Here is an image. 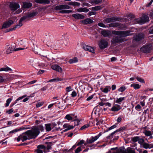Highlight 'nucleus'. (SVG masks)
<instances>
[{"label": "nucleus", "instance_id": "nucleus-1", "mask_svg": "<svg viewBox=\"0 0 153 153\" xmlns=\"http://www.w3.org/2000/svg\"><path fill=\"white\" fill-rule=\"evenodd\" d=\"M130 31L129 30L125 31H112V34L118 36H113L111 41V43L116 44L123 42L124 41V40L123 37L132 35L130 33Z\"/></svg>", "mask_w": 153, "mask_h": 153}, {"label": "nucleus", "instance_id": "nucleus-2", "mask_svg": "<svg viewBox=\"0 0 153 153\" xmlns=\"http://www.w3.org/2000/svg\"><path fill=\"white\" fill-rule=\"evenodd\" d=\"M39 133V132L37 129L28 130L24 133L25 135L22 134L19 136L17 140L19 142L21 140L23 142L27 140L35 139Z\"/></svg>", "mask_w": 153, "mask_h": 153}, {"label": "nucleus", "instance_id": "nucleus-3", "mask_svg": "<svg viewBox=\"0 0 153 153\" xmlns=\"http://www.w3.org/2000/svg\"><path fill=\"white\" fill-rule=\"evenodd\" d=\"M70 8L69 6L67 5H61L56 7L57 10H60L59 13H68L72 12V11L71 10H66Z\"/></svg>", "mask_w": 153, "mask_h": 153}, {"label": "nucleus", "instance_id": "nucleus-4", "mask_svg": "<svg viewBox=\"0 0 153 153\" xmlns=\"http://www.w3.org/2000/svg\"><path fill=\"white\" fill-rule=\"evenodd\" d=\"M108 42L105 39H101L99 42L98 45L101 49L103 50L107 48L108 46Z\"/></svg>", "mask_w": 153, "mask_h": 153}, {"label": "nucleus", "instance_id": "nucleus-5", "mask_svg": "<svg viewBox=\"0 0 153 153\" xmlns=\"http://www.w3.org/2000/svg\"><path fill=\"white\" fill-rule=\"evenodd\" d=\"M149 18L147 15H144L142 18L136 19L137 23L140 24H143L148 21Z\"/></svg>", "mask_w": 153, "mask_h": 153}, {"label": "nucleus", "instance_id": "nucleus-6", "mask_svg": "<svg viewBox=\"0 0 153 153\" xmlns=\"http://www.w3.org/2000/svg\"><path fill=\"white\" fill-rule=\"evenodd\" d=\"M152 49V45H148L144 46L141 47L140 48V50L143 53H150Z\"/></svg>", "mask_w": 153, "mask_h": 153}, {"label": "nucleus", "instance_id": "nucleus-7", "mask_svg": "<svg viewBox=\"0 0 153 153\" xmlns=\"http://www.w3.org/2000/svg\"><path fill=\"white\" fill-rule=\"evenodd\" d=\"M9 6L11 10L13 11L16 10L20 7L19 4L14 2H11Z\"/></svg>", "mask_w": 153, "mask_h": 153}, {"label": "nucleus", "instance_id": "nucleus-8", "mask_svg": "<svg viewBox=\"0 0 153 153\" xmlns=\"http://www.w3.org/2000/svg\"><path fill=\"white\" fill-rule=\"evenodd\" d=\"M121 20V19L117 17H112L111 18H106L105 20V21L107 23L112 22L120 21Z\"/></svg>", "mask_w": 153, "mask_h": 153}, {"label": "nucleus", "instance_id": "nucleus-9", "mask_svg": "<svg viewBox=\"0 0 153 153\" xmlns=\"http://www.w3.org/2000/svg\"><path fill=\"white\" fill-rule=\"evenodd\" d=\"M101 135L100 133L98 135H97L95 137H93L89 139H87L86 140L87 143L91 144L94 143L99 137Z\"/></svg>", "mask_w": 153, "mask_h": 153}, {"label": "nucleus", "instance_id": "nucleus-10", "mask_svg": "<svg viewBox=\"0 0 153 153\" xmlns=\"http://www.w3.org/2000/svg\"><path fill=\"white\" fill-rule=\"evenodd\" d=\"M101 34L104 37H109L111 36L112 32L109 30H104L101 31Z\"/></svg>", "mask_w": 153, "mask_h": 153}, {"label": "nucleus", "instance_id": "nucleus-11", "mask_svg": "<svg viewBox=\"0 0 153 153\" xmlns=\"http://www.w3.org/2000/svg\"><path fill=\"white\" fill-rule=\"evenodd\" d=\"M82 47L85 51H89L92 53H94V48L91 46L84 44L82 45Z\"/></svg>", "mask_w": 153, "mask_h": 153}, {"label": "nucleus", "instance_id": "nucleus-12", "mask_svg": "<svg viewBox=\"0 0 153 153\" xmlns=\"http://www.w3.org/2000/svg\"><path fill=\"white\" fill-rule=\"evenodd\" d=\"M144 35L142 33H139L134 37V39L136 41L138 42L144 38Z\"/></svg>", "mask_w": 153, "mask_h": 153}, {"label": "nucleus", "instance_id": "nucleus-13", "mask_svg": "<svg viewBox=\"0 0 153 153\" xmlns=\"http://www.w3.org/2000/svg\"><path fill=\"white\" fill-rule=\"evenodd\" d=\"M13 23V22L11 20L4 23L2 25L1 29L6 28L9 27Z\"/></svg>", "mask_w": 153, "mask_h": 153}, {"label": "nucleus", "instance_id": "nucleus-14", "mask_svg": "<svg viewBox=\"0 0 153 153\" xmlns=\"http://www.w3.org/2000/svg\"><path fill=\"white\" fill-rule=\"evenodd\" d=\"M126 128V127L124 126L121 127L120 128L118 129L117 130H116L114 131V132L111 133V134H110V135L107 137V138L108 139H110L111 138H112L113 137V135L115 133L119 132L121 131L124 130Z\"/></svg>", "mask_w": 153, "mask_h": 153}, {"label": "nucleus", "instance_id": "nucleus-15", "mask_svg": "<svg viewBox=\"0 0 153 153\" xmlns=\"http://www.w3.org/2000/svg\"><path fill=\"white\" fill-rule=\"evenodd\" d=\"M22 21H20V19L19 20V24L14 26L13 28H10V30H7L6 31V32H8L10 31L14 30L16 29V28H19L22 25Z\"/></svg>", "mask_w": 153, "mask_h": 153}, {"label": "nucleus", "instance_id": "nucleus-16", "mask_svg": "<svg viewBox=\"0 0 153 153\" xmlns=\"http://www.w3.org/2000/svg\"><path fill=\"white\" fill-rule=\"evenodd\" d=\"M51 68L53 70L61 72L62 70V68L57 65H53L51 66Z\"/></svg>", "mask_w": 153, "mask_h": 153}, {"label": "nucleus", "instance_id": "nucleus-17", "mask_svg": "<svg viewBox=\"0 0 153 153\" xmlns=\"http://www.w3.org/2000/svg\"><path fill=\"white\" fill-rule=\"evenodd\" d=\"M144 148L147 149H150L153 148V144L152 143L149 144L145 142L142 144L141 146Z\"/></svg>", "mask_w": 153, "mask_h": 153}, {"label": "nucleus", "instance_id": "nucleus-18", "mask_svg": "<svg viewBox=\"0 0 153 153\" xmlns=\"http://www.w3.org/2000/svg\"><path fill=\"white\" fill-rule=\"evenodd\" d=\"M121 107L118 105H115L113 106L111 110L112 111H117L121 109Z\"/></svg>", "mask_w": 153, "mask_h": 153}, {"label": "nucleus", "instance_id": "nucleus-19", "mask_svg": "<svg viewBox=\"0 0 153 153\" xmlns=\"http://www.w3.org/2000/svg\"><path fill=\"white\" fill-rule=\"evenodd\" d=\"M34 1L36 3L44 4L50 3V1L49 0H35Z\"/></svg>", "mask_w": 153, "mask_h": 153}, {"label": "nucleus", "instance_id": "nucleus-20", "mask_svg": "<svg viewBox=\"0 0 153 153\" xmlns=\"http://www.w3.org/2000/svg\"><path fill=\"white\" fill-rule=\"evenodd\" d=\"M72 16L76 19H84L85 16L80 14L76 13L73 14Z\"/></svg>", "mask_w": 153, "mask_h": 153}, {"label": "nucleus", "instance_id": "nucleus-21", "mask_svg": "<svg viewBox=\"0 0 153 153\" xmlns=\"http://www.w3.org/2000/svg\"><path fill=\"white\" fill-rule=\"evenodd\" d=\"M81 22L83 24H87L92 23L93 22V21L90 19L87 18L84 20H82Z\"/></svg>", "mask_w": 153, "mask_h": 153}, {"label": "nucleus", "instance_id": "nucleus-22", "mask_svg": "<svg viewBox=\"0 0 153 153\" xmlns=\"http://www.w3.org/2000/svg\"><path fill=\"white\" fill-rule=\"evenodd\" d=\"M32 6V3L30 2H24L23 3L22 7L24 8H27L31 7Z\"/></svg>", "mask_w": 153, "mask_h": 153}, {"label": "nucleus", "instance_id": "nucleus-23", "mask_svg": "<svg viewBox=\"0 0 153 153\" xmlns=\"http://www.w3.org/2000/svg\"><path fill=\"white\" fill-rule=\"evenodd\" d=\"M13 51H15V48H13L12 46L8 45L7 49L6 51V53L9 54L11 53Z\"/></svg>", "mask_w": 153, "mask_h": 153}, {"label": "nucleus", "instance_id": "nucleus-24", "mask_svg": "<svg viewBox=\"0 0 153 153\" xmlns=\"http://www.w3.org/2000/svg\"><path fill=\"white\" fill-rule=\"evenodd\" d=\"M68 4L69 5H72L74 6H79L80 5V4L79 3L76 2H68Z\"/></svg>", "mask_w": 153, "mask_h": 153}, {"label": "nucleus", "instance_id": "nucleus-25", "mask_svg": "<svg viewBox=\"0 0 153 153\" xmlns=\"http://www.w3.org/2000/svg\"><path fill=\"white\" fill-rule=\"evenodd\" d=\"M108 25L110 27H116L119 26L120 25V24L119 23L114 22L110 23Z\"/></svg>", "mask_w": 153, "mask_h": 153}, {"label": "nucleus", "instance_id": "nucleus-26", "mask_svg": "<svg viewBox=\"0 0 153 153\" xmlns=\"http://www.w3.org/2000/svg\"><path fill=\"white\" fill-rule=\"evenodd\" d=\"M77 11L79 12H87L89 11V10L88 9L85 8H80L77 10Z\"/></svg>", "mask_w": 153, "mask_h": 153}, {"label": "nucleus", "instance_id": "nucleus-27", "mask_svg": "<svg viewBox=\"0 0 153 153\" xmlns=\"http://www.w3.org/2000/svg\"><path fill=\"white\" fill-rule=\"evenodd\" d=\"M36 12H32V13H28L26 16L27 17V18L28 20H29V18L33 17L34 16H36Z\"/></svg>", "mask_w": 153, "mask_h": 153}, {"label": "nucleus", "instance_id": "nucleus-28", "mask_svg": "<svg viewBox=\"0 0 153 153\" xmlns=\"http://www.w3.org/2000/svg\"><path fill=\"white\" fill-rule=\"evenodd\" d=\"M12 69L10 68L7 67L4 68H0V71H11Z\"/></svg>", "mask_w": 153, "mask_h": 153}, {"label": "nucleus", "instance_id": "nucleus-29", "mask_svg": "<svg viewBox=\"0 0 153 153\" xmlns=\"http://www.w3.org/2000/svg\"><path fill=\"white\" fill-rule=\"evenodd\" d=\"M91 8L93 10L98 11L101 10L102 7L100 6H97L93 7Z\"/></svg>", "mask_w": 153, "mask_h": 153}, {"label": "nucleus", "instance_id": "nucleus-30", "mask_svg": "<svg viewBox=\"0 0 153 153\" xmlns=\"http://www.w3.org/2000/svg\"><path fill=\"white\" fill-rule=\"evenodd\" d=\"M45 129L46 131H50L51 129V125L50 124H46L45 125Z\"/></svg>", "mask_w": 153, "mask_h": 153}, {"label": "nucleus", "instance_id": "nucleus-31", "mask_svg": "<svg viewBox=\"0 0 153 153\" xmlns=\"http://www.w3.org/2000/svg\"><path fill=\"white\" fill-rule=\"evenodd\" d=\"M131 87H133L134 89H139L140 88V85L137 84L133 83L131 85Z\"/></svg>", "mask_w": 153, "mask_h": 153}, {"label": "nucleus", "instance_id": "nucleus-32", "mask_svg": "<svg viewBox=\"0 0 153 153\" xmlns=\"http://www.w3.org/2000/svg\"><path fill=\"white\" fill-rule=\"evenodd\" d=\"M63 79L61 78H57L55 79H51L50 80L48 81V82H53L55 81H61L63 80Z\"/></svg>", "mask_w": 153, "mask_h": 153}, {"label": "nucleus", "instance_id": "nucleus-33", "mask_svg": "<svg viewBox=\"0 0 153 153\" xmlns=\"http://www.w3.org/2000/svg\"><path fill=\"white\" fill-rule=\"evenodd\" d=\"M139 137V136L132 137L131 138V140L133 143H135L137 141L138 142Z\"/></svg>", "mask_w": 153, "mask_h": 153}, {"label": "nucleus", "instance_id": "nucleus-34", "mask_svg": "<svg viewBox=\"0 0 153 153\" xmlns=\"http://www.w3.org/2000/svg\"><path fill=\"white\" fill-rule=\"evenodd\" d=\"M78 62V59L76 57H74L69 60V62L70 64H72Z\"/></svg>", "mask_w": 153, "mask_h": 153}, {"label": "nucleus", "instance_id": "nucleus-35", "mask_svg": "<svg viewBox=\"0 0 153 153\" xmlns=\"http://www.w3.org/2000/svg\"><path fill=\"white\" fill-rule=\"evenodd\" d=\"M102 0H91V2L92 3L97 4L102 3Z\"/></svg>", "mask_w": 153, "mask_h": 153}, {"label": "nucleus", "instance_id": "nucleus-36", "mask_svg": "<svg viewBox=\"0 0 153 153\" xmlns=\"http://www.w3.org/2000/svg\"><path fill=\"white\" fill-rule=\"evenodd\" d=\"M125 99V97H120L119 98H117L116 101V103L120 104V103Z\"/></svg>", "mask_w": 153, "mask_h": 153}, {"label": "nucleus", "instance_id": "nucleus-37", "mask_svg": "<svg viewBox=\"0 0 153 153\" xmlns=\"http://www.w3.org/2000/svg\"><path fill=\"white\" fill-rule=\"evenodd\" d=\"M126 151L127 153H136L134 150H132V148L130 147L127 148Z\"/></svg>", "mask_w": 153, "mask_h": 153}, {"label": "nucleus", "instance_id": "nucleus-38", "mask_svg": "<svg viewBox=\"0 0 153 153\" xmlns=\"http://www.w3.org/2000/svg\"><path fill=\"white\" fill-rule=\"evenodd\" d=\"M143 133L146 136H149L151 135H152L151 132L150 131H147L146 130Z\"/></svg>", "mask_w": 153, "mask_h": 153}, {"label": "nucleus", "instance_id": "nucleus-39", "mask_svg": "<svg viewBox=\"0 0 153 153\" xmlns=\"http://www.w3.org/2000/svg\"><path fill=\"white\" fill-rule=\"evenodd\" d=\"M34 129H37L40 132L39 130H40L42 131L44 130V128L42 125H40L38 126L37 128Z\"/></svg>", "mask_w": 153, "mask_h": 153}, {"label": "nucleus", "instance_id": "nucleus-40", "mask_svg": "<svg viewBox=\"0 0 153 153\" xmlns=\"http://www.w3.org/2000/svg\"><path fill=\"white\" fill-rule=\"evenodd\" d=\"M109 89H111L110 87V86H107L105 87L102 91L104 93H107L108 91H110V90H109Z\"/></svg>", "mask_w": 153, "mask_h": 153}, {"label": "nucleus", "instance_id": "nucleus-41", "mask_svg": "<svg viewBox=\"0 0 153 153\" xmlns=\"http://www.w3.org/2000/svg\"><path fill=\"white\" fill-rule=\"evenodd\" d=\"M144 140L143 138H140L139 137L138 141V143L140 145V146H141L142 145V144L144 143Z\"/></svg>", "mask_w": 153, "mask_h": 153}, {"label": "nucleus", "instance_id": "nucleus-42", "mask_svg": "<svg viewBox=\"0 0 153 153\" xmlns=\"http://www.w3.org/2000/svg\"><path fill=\"white\" fill-rule=\"evenodd\" d=\"M64 127L65 128H68V129L70 130L74 128V126L71 125H68L67 124H65L64 125Z\"/></svg>", "mask_w": 153, "mask_h": 153}, {"label": "nucleus", "instance_id": "nucleus-43", "mask_svg": "<svg viewBox=\"0 0 153 153\" xmlns=\"http://www.w3.org/2000/svg\"><path fill=\"white\" fill-rule=\"evenodd\" d=\"M73 121H74V126H77L79 124V123L80 121L77 118L74 119Z\"/></svg>", "mask_w": 153, "mask_h": 153}, {"label": "nucleus", "instance_id": "nucleus-44", "mask_svg": "<svg viewBox=\"0 0 153 153\" xmlns=\"http://www.w3.org/2000/svg\"><path fill=\"white\" fill-rule=\"evenodd\" d=\"M37 148L41 150L43 149L44 151H45V149L46 147L43 145H40L38 146Z\"/></svg>", "mask_w": 153, "mask_h": 153}, {"label": "nucleus", "instance_id": "nucleus-45", "mask_svg": "<svg viewBox=\"0 0 153 153\" xmlns=\"http://www.w3.org/2000/svg\"><path fill=\"white\" fill-rule=\"evenodd\" d=\"M26 128H20V129H14V130H13L12 131H10V133H15V132H16L17 131H20V130H21L22 129H25Z\"/></svg>", "mask_w": 153, "mask_h": 153}, {"label": "nucleus", "instance_id": "nucleus-46", "mask_svg": "<svg viewBox=\"0 0 153 153\" xmlns=\"http://www.w3.org/2000/svg\"><path fill=\"white\" fill-rule=\"evenodd\" d=\"M20 19V21L22 22H25L29 20L26 16L22 17Z\"/></svg>", "mask_w": 153, "mask_h": 153}, {"label": "nucleus", "instance_id": "nucleus-47", "mask_svg": "<svg viewBox=\"0 0 153 153\" xmlns=\"http://www.w3.org/2000/svg\"><path fill=\"white\" fill-rule=\"evenodd\" d=\"M12 100V99L11 98H9L7 100L6 103L5 105L6 107H7L9 106V104Z\"/></svg>", "mask_w": 153, "mask_h": 153}, {"label": "nucleus", "instance_id": "nucleus-48", "mask_svg": "<svg viewBox=\"0 0 153 153\" xmlns=\"http://www.w3.org/2000/svg\"><path fill=\"white\" fill-rule=\"evenodd\" d=\"M136 79L138 80V81L140 82H141L142 83H144L145 81L144 80L141 78V77H136Z\"/></svg>", "mask_w": 153, "mask_h": 153}, {"label": "nucleus", "instance_id": "nucleus-49", "mask_svg": "<svg viewBox=\"0 0 153 153\" xmlns=\"http://www.w3.org/2000/svg\"><path fill=\"white\" fill-rule=\"evenodd\" d=\"M65 118L67 119L68 120H73L72 118L71 117L69 114L66 115L65 117Z\"/></svg>", "mask_w": 153, "mask_h": 153}, {"label": "nucleus", "instance_id": "nucleus-50", "mask_svg": "<svg viewBox=\"0 0 153 153\" xmlns=\"http://www.w3.org/2000/svg\"><path fill=\"white\" fill-rule=\"evenodd\" d=\"M126 89V88L124 86H122L121 87L118 89V91L122 92L124 91Z\"/></svg>", "mask_w": 153, "mask_h": 153}, {"label": "nucleus", "instance_id": "nucleus-51", "mask_svg": "<svg viewBox=\"0 0 153 153\" xmlns=\"http://www.w3.org/2000/svg\"><path fill=\"white\" fill-rule=\"evenodd\" d=\"M26 42L24 40H20L19 42V43L21 45H24L25 47H26V46L25 45H26Z\"/></svg>", "mask_w": 153, "mask_h": 153}, {"label": "nucleus", "instance_id": "nucleus-52", "mask_svg": "<svg viewBox=\"0 0 153 153\" xmlns=\"http://www.w3.org/2000/svg\"><path fill=\"white\" fill-rule=\"evenodd\" d=\"M89 126L88 124H86L85 125L83 126H82L80 128V130H83L85 129L86 128H87L89 127Z\"/></svg>", "mask_w": 153, "mask_h": 153}, {"label": "nucleus", "instance_id": "nucleus-53", "mask_svg": "<svg viewBox=\"0 0 153 153\" xmlns=\"http://www.w3.org/2000/svg\"><path fill=\"white\" fill-rule=\"evenodd\" d=\"M84 140H81L79 142H78L76 144V146H79L82 145L84 143Z\"/></svg>", "mask_w": 153, "mask_h": 153}, {"label": "nucleus", "instance_id": "nucleus-54", "mask_svg": "<svg viewBox=\"0 0 153 153\" xmlns=\"http://www.w3.org/2000/svg\"><path fill=\"white\" fill-rule=\"evenodd\" d=\"M82 150L81 147H79L75 150V153H78L80 152Z\"/></svg>", "mask_w": 153, "mask_h": 153}, {"label": "nucleus", "instance_id": "nucleus-55", "mask_svg": "<svg viewBox=\"0 0 153 153\" xmlns=\"http://www.w3.org/2000/svg\"><path fill=\"white\" fill-rule=\"evenodd\" d=\"M71 115V117L72 118V119H76L77 118V116L76 115H75V114H69Z\"/></svg>", "mask_w": 153, "mask_h": 153}, {"label": "nucleus", "instance_id": "nucleus-56", "mask_svg": "<svg viewBox=\"0 0 153 153\" xmlns=\"http://www.w3.org/2000/svg\"><path fill=\"white\" fill-rule=\"evenodd\" d=\"M117 127V125H114L110 127H109L107 130V131L111 130L114 128H115Z\"/></svg>", "mask_w": 153, "mask_h": 153}, {"label": "nucleus", "instance_id": "nucleus-57", "mask_svg": "<svg viewBox=\"0 0 153 153\" xmlns=\"http://www.w3.org/2000/svg\"><path fill=\"white\" fill-rule=\"evenodd\" d=\"M141 106L139 104H138L137 106H136L135 107V109L137 111H139V110L141 108Z\"/></svg>", "mask_w": 153, "mask_h": 153}, {"label": "nucleus", "instance_id": "nucleus-58", "mask_svg": "<svg viewBox=\"0 0 153 153\" xmlns=\"http://www.w3.org/2000/svg\"><path fill=\"white\" fill-rule=\"evenodd\" d=\"M98 25L103 27H106V26L102 23H99L98 24Z\"/></svg>", "mask_w": 153, "mask_h": 153}, {"label": "nucleus", "instance_id": "nucleus-59", "mask_svg": "<svg viewBox=\"0 0 153 153\" xmlns=\"http://www.w3.org/2000/svg\"><path fill=\"white\" fill-rule=\"evenodd\" d=\"M96 13V12L95 11H91L89 12L88 14L89 16H91L92 15H95Z\"/></svg>", "mask_w": 153, "mask_h": 153}, {"label": "nucleus", "instance_id": "nucleus-60", "mask_svg": "<svg viewBox=\"0 0 153 153\" xmlns=\"http://www.w3.org/2000/svg\"><path fill=\"white\" fill-rule=\"evenodd\" d=\"M76 93L75 91H74L71 93V95L72 97H75L76 96Z\"/></svg>", "mask_w": 153, "mask_h": 153}, {"label": "nucleus", "instance_id": "nucleus-61", "mask_svg": "<svg viewBox=\"0 0 153 153\" xmlns=\"http://www.w3.org/2000/svg\"><path fill=\"white\" fill-rule=\"evenodd\" d=\"M13 112V110L12 108H11L9 109L8 110H7L6 111V113H7L8 114H10L12 112Z\"/></svg>", "mask_w": 153, "mask_h": 153}, {"label": "nucleus", "instance_id": "nucleus-62", "mask_svg": "<svg viewBox=\"0 0 153 153\" xmlns=\"http://www.w3.org/2000/svg\"><path fill=\"white\" fill-rule=\"evenodd\" d=\"M48 86H45L41 88V89H40V90L42 91H44L45 90H46L48 88Z\"/></svg>", "mask_w": 153, "mask_h": 153}, {"label": "nucleus", "instance_id": "nucleus-63", "mask_svg": "<svg viewBox=\"0 0 153 153\" xmlns=\"http://www.w3.org/2000/svg\"><path fill=\"white\" fill-rule=\"evenodd\" d=\"M36 152L37 153H43V150L37 149Z\"/></svg>", "mask_w": 153, "mask_h": 153}, {"label": "nucleus", "instance_id": "nucleus-64", "mask_svg": "<svg viewBox=\"0 0 153 153\" xmlns=\"http://www.w3.org/2000/svg\"><path fill=\"white\" fill-rule=\"evenodd\" d=\"M122 152V150L121 149H118L116 152H114L113 153H121Z\"/></svg>", "mask_w": 153, "mask_h": 153}]
</instances>
